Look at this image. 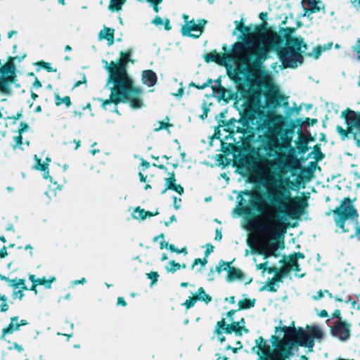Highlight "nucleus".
<instances>
[{
	"label": "nucleus",
	"instance_id": "9b49d317",
	"mask_svg": "<svg viewBox=\"0 0 360 360\" xmlns=\"http://www.w3.org/2000/svg\"><path fill=\"white\" fill-rule=\"evenodd\" d=\"M143 82L149 86H153L157 81V77L155 72L151 70H145L142 73Z\"/></svg>",
	"mask_w": 360,
	"mask_h": 360
},
{
	"label": "nucleus",
	"instance_id": "a18cd8bd",
	"mask_svg": "<svg viewBox=\"0 0 360 360\" xmlns=\"http://www.w3.org/2000/svg\"><path fill=\"white\" fill-rule=\"evenodd\" d=\"M165 28L167 30L169 29V21L167 20H166V22H165Z\"/></svg>",
	"mask_w": 360,
	"mask_h": 360
},
{
	"label": "nucleus",
	"instance_id": "1a4fd4ad",
	"mask_svg": "<svg viewBox=\"0 0 360 360\" xmlns=\"http://www.w3.org/2000/svg\"><path fill=\"white\" fill-rule=\"evenodd\" d=\"M338 215V219H336V222L341 228H344L342 220L347 218L356 217L358 214L356 210L352 205V201L349 198H345L341 203L339 207L335 211Z\"/></svg>",
	"mask_w": 360,
	"mask_h": 360
},
{
	"label": "nucleus",
	"instance_id": "4d7b16f0",
	"mask_svg": "<svg viewBox=\"0 0 360 360\" xmlns=\"http://www.w3.org/2000/svg\"><path fill=\"white\" fill-rule=\"evenodd\" d=\"M150 186L149 185H147V186H146V188H150Z\"/></svg>",
	"mask_w": 360,
	"mask_h": 360
},
{
	"label": "nucleus",
	"instance_id": "8fccbe9b",
	"mask_svg": "<svg viewBox=\"0 0 360 360\" xmlns=\"http://www.w3.org/2000/svg\"><path fill=\"white\" fill-rule=\"evenodd\" d=\"M230 302H235V299H234V297H231L230 298Z\"/></svg>",
	"mask_w": 360,
	"mask_h": 360
},
{
	"label": "nucleus",
	"instance_id": "13d9d810",
	"mask_svg": "<svg viewBox=\"0 0 360 360\" xmlns=\"http://www.w3.org/2000/svg\"><path fill=\"white\" fill-rule=\"evenodd\" d=\"M162 259H167V257H166V256H164Z\"/></svg>",
	"mask_w": 360,
	"mask_h": 360
},
{
	"label": "nucleus",
	"instance_id": "423d86ee",
	"mask_svg": "<svg viewBox=\"0 0 360 360\" xmlns=\"http://www.w3.org/2000/svg\"><path fill=\"white\" fill-rule=\"evenodd\" d=\"M272 200L278 202L280 206L278 210L286 213L289 216H295L299 213V202L296 198L290 197V191L283 186H274L269 189Z\"/></svg>",
	"mask_w": 360,
	"mask_h": 360
},
{
	"label": "nucleus",
	"instance_id": "864d4df0",
	"mask_svg": "<svg viewBox=\"0 0 360 360\" xmlns=\"http://www.w3.org/2000/svg\"><path fill=\"white\" fill-rule=\"evenodd\" d=\"M181 285L184 286V287H186V286H187V283H181Z\"/></svg>",
	"mask_w": 360,
	"mask_h": 360
},
{
	"label": "nucleus",
	"instance_id": "393cba45",
	"mask_svg": "<svg viewBox=\"0 0 360 360\" xmlns=\"http://www.w3.org/2000/svg\"><path fill=\"white\" fill-rule=\"evenodd\" d=\"M170 124H169L167 122H157L154 124L153 127L155 130L158 131L162 129H166L167 128Z\"/></svg>",
	"mask_w": 360,
	"mask_h": 360
},
{
	"label": "nucleus",
	"instance_id": "de8ad7c7",
	"mask_svg": "<svg viewBox=\"0 0 360 360\" xmlns=\"http://www.w3.org/2000/svg\"><path fill=\"white\" fill-rule=\"evenodd\" d=\"M32 98L35 99L37 97V95L36 94H34V93H32Z\"/></svg>",
	"mask_w": 360,
	"mask_h": 360
},
{
	"label": "nucleus",
	"instance_id": "58836bf2",
	"mask_svg": "<svg viewBox=\"0 0 360 360\" xmlns=\"http://www.w3.org/2000/svg\"><path fill=\"white\" fill-rule=\"evenodd\" d=\"M206 248V255H207L213 251V246L211 245H207Z\"/></svg>",
	"mask_w": 360,
	"mask_h": 360
},
{
	"label": "nucleus",
	"instance_id": "7ed1b4c3",
	"mask_svg": "<svg viewBox=\"0 0 360 360\" xmlns=\"http://www.w3.org/2000/svg\"><path fill=\"white\" fill-rule=\"evenodd\" d=\"M131 54V51L121 52L119 63L111 62L110 63L108 68L110 79L114 82L115 86L111 90L110 100H106L103 103V107L109 103L117 104L122 101L127 97V92L132 89V80L129 77L126 71L127 63L129 61L134 63V60L129 58Z\"/></svg>",
	"mask_w": 360,
	"mask_h": 360
},
{
	"label": "nucleus",
	"instance_id": "6ab92c4d",
	"mask_svg": "<svg viewBox=\"0 0 360 360\" xmlns=\"http://www.w3.org/2000/svg\"><path fill=\"white\" fill-rule=\"evenodd\" d=\"M175 181L174 176L169 178L167 180V185L168 189H174L176 192H177L179 194H181L184 191L183 188L179 185H175L174 184V181Z\"/></svg>",
	"mask_w": 360,
	"mask_h": 360
},
{
	"label": "nucleus",
	"instance_id": "09e8293b",
	"mask_svg": "<svg viewBox=\"0 0 360 360\" xmlns=\"http://www.w3.org/2000/svg\"><path fill=\"white\" fill-rule=\"evenodd\" d=\"M15 347L19 350L22 349L21 347L18 346L17 344H15Z\"/></svg>",
	"mask_w": 360,
	"mask_h": 360
},
{
	"label": "nucleus",
	"instance_id": "b1692460",
	"mask_svg": "<svg viewBox=\"0 0 360 360\" xmlns=\"http://www.w3.org/2000/svg\"><path fill=\"white\" fill-rule=\"evenodd\" d=\"M220 58V56H219V54H217V53L214 52V53H208L205 56V59L207 62H210V61H218Z\"/></svg>",
	"mask_w": 360,
	"mask_h": 360
},
{
	"label": "nucleus",
	"instance_id": "412c9836",
	"mask_svg": "<svg viewBox=\"0 0 360 360\" xmlns=\"http://www.w3.org/2000/svg\"><path fill=\"white\" fill-rule=\"evenodd\" d=\"M147 216H153V214L139 208L135 210L134 218L136 219H144Z\"/></svg>",
	"mask_w": 360,
	"mask_h": 360
},
{
	"label": "nucleus",
	"instance_id": "603ef678",
	"mask_svg": "<svg viewBox=\"0 0 360 360\" xmlns=\"http://www.w3.org/2000/svg\"><path fill=\"white\" fill-rule=\"evenodd\" d=\"M60 3L62 4H65V0H59Z\"/></svg>",
	"mask_w": 360,
	"mask_h": 360
},
{
	"label": "nucleus",
	"instance_id": "20e7f679",
	"mask_svg": "<svg viewBox=\"0 0 360 360\" xmlns=\"http://www.w3.org/2000/svg\"><path fill=\"white\" fill-rule=\"evenodd\" d=\"M278 42L279 37L276 33L271 32L259 33L254 44L238 58L239 65L245 64L250 68L252 63H255L264 58L267 52Z\"/></svg>",
	"mask_w": 360,
	"mask_h": 360
},
{
	"label": "nucleus",
	"instance_id": "9d476101",
	"mask_svg": "<svg viewBox=\"0 0 360 360\" xmlns=\"http://www.w3.org/2000/svg\"><path fill=\"white\" fill-rule=\"evenodd\" d=\"M205 22L200 21L198 23L195 22L193 20L188 22L183 27L182 31L184 34L192 36L195 37H199L202 33V29Z\"/></svg>",
	"mask_w": 360,
	"mask_h": 360
},
{
	"label": "nucleus",
	"instance_id": "4c0bfd02",
	"mask_svg": "<svg viewBox=\"0 0 360 360\" xmlns=\"http://www.w3.org/2000/svg\"><path fill=\"white\" fill-rule=\"evenodd\" d=\"M153 23L158 25L163 23V20L160 18H155L153 20Z\"/></svg>",
	"mask_w": 360,
	"mask_h": 360
},
{
	"label": "nucleus",
	"instance_id": "f03ea898",
	"mask_svg": "<svg viewBox=\"0 0 360 360\" xmlns=\"http://www.w3.org/2000/svg\"><path fill=\"white\" fill-rule=\"evenodd\" d=\"M259 210L263 214L255 221L257 239L253 248L267 258L276 255L275 252L280 248L279 238L285 233L286 225L276 218V207L264 204Z\"/></svg>",
	"mask_w": 360,
	"mask_h": 360
},
{
	"label": "nucleus",
	"instance_id": "a19ab883",
	"mask_svg": "<svg viewBox=\"0 0 360 360\" xmlns=\"http://www.w3.org/2000/svg\"><path fill=\"white\" fill-rule=\"evenodd\" d=\"M266 264H260L257 265V268L259 269H266Z\"/></svg>",
	"mask_w": 360,
	"mask_h": 360
},
{
	"label": "nucleus",
	"instance_id": "f8f14e48",
	"mask_svg": "<svg viewBox=\"0 0 360 360\" xmlns=\"http://www.w3.org/2000/svg\"><path fill=\"white\" fill-rule=\"evenodd\" d=\"M347 122L349 129L355 127L360 131V115H357L354 112H349L347 117Z\"/></svg>",
	"mask_w": 360,
	"mask_h": 360
},
{
	"label": "nucleus",
	"instance_id": "bf43d9fd",
	"mask_svg": "<svg viewBox=\"0 0 360 360\" xmlns=\"http://www.w3.org/2000/svg\"><path fill=\"white\" fill-rule=\"evenodd\" d=\"M66 49H70V46H68L66 47Z\"/></svg>",
	"mask_w": 360,
	"mask_h": 360
},
{
	"label": "nucleus",
	"instance_id": "f704fd0d",
	"mask_svg": "<svg viewBox=\"0 0 360 360\" xmlns=\"http://www.w3.org/2000/svg\"><path fill=\"white\" fill-rule=\"evenodd\" d=\"M169 249L173 251V252H185L186 253V249L184 248H182L181 250H177L174 248V245H170L169 246Z\"/></svg>",
	"mask_w": 360,
	"mask_h": 360
},
{
	"label": "nucleus",
	"instance_id": "c9c22d12",
	"mask_svg": "<svg viewBox=\"0 0 360 360\" xmlns=\"http://www.w3.org/2000/svg\"><path fill=\"white\" fill-rule=\"evenodd\" d=\"M149 2L153 4L155 6H154V9L156 12L158 11V4H159L160 1H162V0H148Z\"/></svg>",
	"mask_w": 360,
	"mask_h": 360
},
{
	"label": "nucleus",
	"instance_id": "37998d69",
	"mask_svg": "<svg viewBox=\"0 0 360 360\" xmlns=\"http://www.w3.org/2000/svg\"><path fill=\"white\" fill-rule=\"evenodd\" d=\"M83 83H86V78H85V77H84L83 81H82V82H78L77 83H76L75 86H79L80 84H83Z\"/></svg>",
	"mask_w": 360,
	"mask_h": 360
},
{
	"label": "nucleus",
	"instance_id": "39448f33",
	"mask_svg": "<svg viewBox=\"0 0 360 360\" xmlns=\"http://www.w3.org/2000/svg\"><path fill=\"white\" fill-rule=\"evenodd\" d=\"M233 332L239 335L248 332L245 326V320L238 311L228 312L226 319L219 321L217 325L216 333L221 342L230 340L235 338Z\"/></svg>",
	"mask_w": 360,
	"mask_h": 360
},
{
	"label": "nucleus",
	"instance_id": "ddd939ff",
	"mask_svg": "<svg viewBox=\"0 0 360 360\" xmlns=\"http://www.w3.org/2000/svg\"><path fill=\"white\" fill-rule=\"evenodd\" d=\"M114 32L115 30L113 29L104 27V29L102 30L99 33V39L101 40H107L108 44L111 45L114 42Z\"/></svg>",
	"mask_w": 360,
	"mask_h": 360
},
{
	"label": "nucleus",
	"instance_id": "0eeeda50",
	"mask_svg": "<svg viewBox=\"0 0 360 360\" xmlns=\"http://www.w3.org/2000/svg\"><path fill=\"white\" fill-rule=\"evenodd\" d=\"M306 46L297 38L290 37L287 41V46L279 53V57L285 67H295L297 63H302L301 52H304Z\"/></svg>",
	"mask_w": 360,
	"mask_h": 360
},
{
	"label": "nucleus",
	"instance_id": "bb28decb",
	"mask_svg": "<svg viewBox=\"0 0 360 360\" xmlns=\"http://www.w3.org/2000/svg\"><path fill=\"white\" fill-rule=\"evenodd\" d=\"M0 301L1 302L0 307L1 311H5L8 309V304H6V298L4 295H0Z\"/></svg>",
	"mask_w": 360,
	"mask_h": 360
},
{
	"label": "nucleus",
	"instance_id": "4be33fe9",
	"mask_svg": "<svg viewBox=\"0 0 360 360\" xmlns=\"http://www.w3.org/2000/svg\"><path fill=\"white\" fill-rule=\"evenodd\" d=\"M195 297H196V300H203L205 302L211 300V297L205 293L202 288L198 290V292Z\"/></svg>",
	"mask_w": 360,
	"mask_h": 360
},
{
	"label": "nucleus",
	"instance_id": "052dcab7",
	"mask_svg": "<svg viewBox=\"0 0 360 360\" xmlns=\"http://www.w3.org/2000/svg\"><path fill=\"white\" fill-rule=\"evenodd\" d=\"M326 312H325V313H322V314H321V315H322V316L326 315Z\"/></svg>",
	"mask_w": 360,
	"mask_h": 360
},
{
	"label": "nucleus",
	"instance_id": "5fc2aeb1",
	"mask_svg": "<svg viewBox=\"0 0 360 360\" xmlns=\"http://www.w3.org/2000/svg\"><path fill=\"white\" fill-rule=\"evenodd\" d=\"M39 284H43L44 283L42 281H39Z\"/></svg>",
	"mask_w": 360,
	"mask_h": 360
},
{
	"label": "nucleus",
	"instance_id": "c756f323",
	"mask_svg": "<svg viewBox=\"0 0 360 360\" xmlns=\"http://www.w3.org/2000/svg\"><path fill=\"white\" fill-rule=\"evenodd\" d=\"M56 190H57V188L56 186L54 185L53 186H52L51 188H49V190L46 192V194L50 197H53V195H56Z\"/></svg>",
	"mask_w": 360,
	"mask_h": 360
},
{
	"label": "nucleus",
	"instance_id": "4468645a",
	"mask_svg": "<svg viewBox=\"0 0 360 360\" xmlns=\"http://www.w3.org/2000/svg\"><path fill=\"white\" fill-rule=\"evenodd\" d=\"M333 333L342 340H345L349 337V330L343 324H338L335 326L333 329Z\"/></svg>",
	"mask_w": 360,
	"mask_h": 360
},
{
	"label": "nucleus",
	"instance_id": "6e6d98bb",
	"mask_svg": "<svg viewBox=\"0 0 360 360\" xmlns=\"http://www.w3.org/2000/svg\"><path fill=\"white\" fill-rule=\"evenodd\" d=\"M184 18H185V20H187L188 19V16L184 15Z\"/></svg>",
	"mask_w": 360,
	"mask_h": 360
},
{
	"label": "nucleus",
	"instance_id": "c85d7f7f",
	"mask_svg": "<svg viewBox=\"0 0 360 360\" xmlns=\"http://www.w3.org/2000/svg\"><path fill=\"white\" fill-rule=\"evenodd\" d=\"M142 105V102L139 99H132L131 101V106L134 108H140Z\"/></svg>",
	"mask_w": 360,
	"mask_h": 360
},
{
	"label": "nucleus",
	"instance_id": "ea45409f",
	"mask_svg": "<svg viewBox=\"0 0 360 360\" xmlns=\"http://www.w3.org/2000/svg\"><path fill=\"white\" fill-rule=\"evenodd\" d=\"M118 304H122L123 306L126 305V302H124V299L122 297L118 298Z\"/></svg>",
	"mask_w": 360,
	"mask_h": 360
},
{
	"label": "nucleus",
	"instance_id": "2f4dec72",
	"mask_svg": "<svg viewBox=\"0 0 360 360\" xmlns=\"http://www.w3.org/2000/svg\"><path fill=\"white\" fill-rule=\"evenodd\" d=\"M148 276L149 278L153 280V283H154L158 280V274L156 272H151L148 274Z\"/></svg>",
	"mask_w": 360,
	"mask_h": 360
},
{
	"label": "nucleus",
	"instance_id": "2eb2a0df",
	"mask_svg": "<svg viewBox=\"0 0 360 360\" xmlns=\"http://www.w3.org/2000/svg\"><path fill=\"white\" fill-rule=\"evenodd\" d=\"M26 322L24 321H21V323H20L18 322V320L17 318H13L11 320V323H10L8 328H5L3 331V335L2 337L4 338L6 337V335L8 333L11 332L13 330L18 329L20 325H25Z\"/></svg>",
	"mask_w": 360,
	"mask_h": 360
},
{
	"label": "nucleus",
	"instance_id": "49530a36",
	"mask_svg": "<svg viewBox=\"0 0 360 360\" xmlns=\"http://www.w3.org/2000/svg\"><path fill=\"white\" fill-rule=\"evenodd\" d=\"M34 110L36 112H40L41 111V107L40 106H36V108H34Z\"/></svg>",
	"mask_w": 360,
	"mask_h": 360
},
{
	"label": "nucleus",
	"instance_id": "f257e3e1",
	"mask_svg": "<svg viewBox=\"0 0 360 360\" xmlns=\"http://www.w3.org/2000/svg\"><path fill=\"white\" fill-rule=\"evenodd\" d=\"M323 331L316 326H308L304 330L295 327H277L275 335L271 338V347L266 345L262 339L257 341L256 350L260 359L285 360L292 354L296 344L312 348L313 339H321Z\"/></svg>",
	"mask_w": 360,
	"mask_h": 360
},
{
	"label": "nucleus",
	"instance_id": "aec40b11",
	"mask_svg": "<svg viewBox=\"0 0 360 360\" xmlns=\"http://www.w3.org/2000/svg\"><path fill=\"white\" fill-rule=\"evenodd\" d=\"M56 103L57 105H60L62 104H65L66 106H70L71 105L70 98L69 96H65L61 98L60 96H56Z\"/></svg>",
	"mask_w": 360,
	"mask_h": 360
},
{
	"label": "nucleus",
	"instance_id": "680f3d73",
	"mask_svg": "<svg viewBox=\"0 0 360 360\" xmlns=\"http://www.w3.org/2000/svg\"><path fill=\"white\" fill-rule=\"evenodd\" d=\"M28 248H31V247L30 246L26 247V249H28Z\"/></svg>",
	"mask_w": 360,
	"mask_h": 360
},
{
	"label": "nucleus",
	"instance_id": "a878e982",
	"mask_svg": "<svg viewBox=\"0 0 360 360\" xmlns=\"http://www.w3.org/2000/svg\"><path fill=\"white\" fill-rule=\"evenodd\" d=\"M181 264L179 263H176L174 261H172L169 262V267H167V270L169 271H175L181 268Z\"/></svg>",
	"mask_w": 360,
	"mask_h": 360
},
{
	"label": "nucleus",
	"instance_id": "72a5a7b5",
	"mask_svg": "<svg viewBox=\"0 0 360 360\" xmlns=\"http://www.w3.org/2000/svg\"><path fill=\"white\" fill-rule=\"evenodd\" d=\"M267 83L273 89L274 92L276 93L277 91V87L273 84L271 79L269 77H267Z\"/></svg>",
	"mask_w": 360,
	"mask_h": 360
},
{
	"label": "nucleus",
	"instance_id": "f3484780",
	"mask_svg": "<svg viewBox=\"0 0 360 360\" xmlns=\"http://www.w3.org/2000/svg\"><path fill=\"white\" fill-rule=\"evenodd\" d=\"M302 6L304 9L309 11H319L320 9L319 4H321L316 0H302Z\"/></svg>",
	"mask_w": 360,
	"mask_h": 360
},
{
	"label": "nucleus",
	"instance_id": "473e14b6",
	"mask_svg": "<svg viewBox=\"0 0 360 360\" xmlns=\"http://www.w3.org/2000/svg\"><path fill=\"white\" fill-rule=\"evenodd\" d=\"M264 289H266V290H270V291H275L276 288H274V283L271 282L269 283H267L266 285H264Z\"/></svg>",
	"mask_w": 360,
	"mask_h": 360
},
{
	"label": "nucleus",
	"instance_id": "79ce46f5",
	"mask_svg": "<svg viewBox=\"0 0 360 360\" xmlns=\"http://www.w3.org/2000/svg\"><path fill=\"white\" fill-rule=\"evenodd\" d=\"M34 86L37 87V88H39L41 85V83L38 80H36L34 83Z\"/></svg>",
	"mask_w": 360,
	"mask_h": 360
},
{
	"label": "nucleus",
	"instance_id": "5701e85b",
	"mask_svg": "<svg viewBox=\"0 0 360 360\" xmlns=\"http://www.w3.org/2000/svg\"><path fill=\"white\" fill-rule=\"evenodd\" d=\"M125 0H111L109 6L110 9L112 11H119Z\"/></svg>",
	"mask_w": 360,
	"mask_h": 360
},
{
	"label": "nucleus",
	"instance_id": "7c9ffc66",
	"mask_svg": "<svg viewBox=\"0 0 360 360\" xmlns=\"http://www.w3.org/2000/svg\"><path fill=\"white\" fill-rule=\"evenodd\" d=\"M207 262V259H196L193 263V267H194L195 266L198 265V264H200L201 266H205V264Z\"/></svg>",
	"mask_w": 360,
	"mask_h": 360
},
{
	"label": "nucleus",
	"instance_id": "6e6552de",
	"mask_svg": "<svg viewBox=\"0 0 360 360\" xmlns=\"http://www.w3.org/2000/svg\"><path fill=\"white\" fill-rule=\"evenodd\" d=\"M0 91L4 94H10V84L15 78V67L12 61L8 62L0 69Z\"/></svg>",
	"mask_w": 360,
	"mask_h": 360
},
{
	"label": "nucleus",
	"instance_id": "e2e57ef3",
	"mask_svg": "<svg viewBox=\"0 0 360 360\" xmlns=\"http://www.w3.org/2000/svg\"><path fill=\"white\" fill-rule=\"evenodd\" d=\"M222 360H226V359H223Z\"/></svg>",
	"mask_w": 360,
	"mask_h": 360
},
{
	"label": "nucleus",
	"instance_id": "c03bdc74",
	"mask_svg": "<svg viewBox=\"0 0 360 360\" xmlns=\"http://www.w3.org/2000/svg\"><path fill=\"white\" fill-rule=\"evenodd\" d=\"M140 175V177H141V181H146V178L143 176V175L142 174H139Z\"/></svg>",
	"mask_w": 360,
	"mask_h": 360
},
{
	"label": "nucleus",
	"instance_id": "cd10ccee",
	"mask_svg": "<svg viewBox=\"0 0 360 360\" xmlns=\"http://www.w3.org/2000/svg\"><path fill=\"white\" fill-rule=\"evenodd\" d=\"M196 300H196V297H195V296H193V297H189V299H188V300H187L185 302L184 304H185V306H186L187 308H190L191 307H192V306L195 304V301H196Z\"/></svg>",
	"mask_w": 360,
	"mask_h": 360
},
{
	"label": "nucleus",
	"instance_id": "a211bd4d",
	"mask_svg": "<svg viewBox=\"0 0 360 360\" xmlns=\"http://www.w3.org/2000/svg\"><path fill=\"white\" fill-rule=\"evenodd\" d=\"M255 300H250L248 298H243L238 302V308L240 309H247L254 307Z\"/></svg>",
	"mask_w": 360,
	"mask_h": 360
},
{
	"label": "nucleus",
	"instance_id": "dca6fc26",
	"mask_svg": "<svg viewBox=\"0 0 360 360\" xmlns=\"http://www.w3.org/2000/svg\"><path fill=\"white\" fill-rule=\"evenodd\" d=\"M235 335V338H233V339L230 340H227L228 341V344L226 345V347L227 349H233V351L234 352H236V350L238 349H240L241 348L242 345H241V342L239 340V334H234Z\"/></svg>",
	"mask_w": 360,
	"mask_h": 360
},
{
	"label": "nucleus",
	"instance_id": "e433bc0d",
	"mask_svg": "<svg viewBox=\"0 0 360 360\" xmlns=\"http://www.w3.org/2000/svg\"><path fill=\"white\" fill-rule=\"evenodd\" d=\"M21 139H22V136H21L20 131L19 134L15 137V146H18V145L21 144V143H22Z\"/></svg>",
	"mask_w": 360,
	"mask_h": 360
},
{
	"label": "nucleus",
	"instance_id": "3c124183",
	"mask_svg": "<svg viewBox=\"0 0 360 360\" xmlns=\"http://www.w3.org/2000/svg\"><path fill=\"white\" fill-rule=\"evenodd\" d=\"M174 205H175V207L176 208H178L179 207V205H176V200L175 199V201H174Z\"/></svg>",
	"mask_w": 360,
	"mask_h": 360
}]
</instances>
